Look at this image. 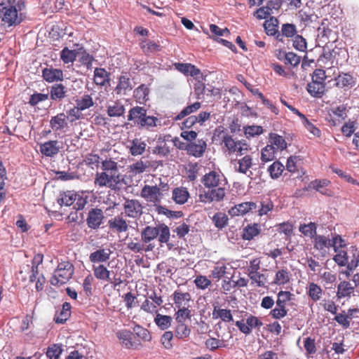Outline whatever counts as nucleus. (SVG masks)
I'll return each instance as SVG.
<instances>
[{
    "instance_id": "f257e3e1",
    "label": "nucleus",
    "mask_w": 359,
    "mask_h": 359,
    "mask_svg": "<svg viewBox=\"0 0 359 359\" xmlns=\"http://www.w3.org/2000/svg\"><path fill=\"white\" fill-rule=\"evenodd\" d=\"M170 236V229L165 224L147 226L141 231V240L144 243H149L156 238L161 243H165L168 242Z\"/></svg>"
},
{
    "instance_id": "f03ea898",
    "label": "nucleus",
    "mask_w": 359,
    "mask_h": 359,
    "mask_svg": "<svg viewBox=\"0 0 359 359\" xmlns=\"http://www.w3.org/2000/svg\"><path fill=\"white\" fill-rule=\"evenodd\" d=\"M128 121H133L135 124L142 128L151 129L158 126L159 120L153 116L147 115V109L142 107H134L129 111Z\"/></svg>"
},
{
    "instance_id": "7ed1b4c3",
    "label": "nucleus",
    "mask_w": 359,
    "mask_h": 359,
    "mask_svg": "<svg viewBox=\"0 0 359 359\" xmlns=\"http://www.w3.org/2000/svg\"><path fill=\"white\" fill-rule=\"evenodd\" d=\"M74 273V266L69 262H60L55 270L50 279L53 285H60L65 284L72 278Z\"/></svg>"
},
{
    "instance_id": "20e7f679",
    "label": "nucleus",
    "mask_w": 359,
    "mask_h": 359,
    "mask_svg": "<svg viewBox=\"0 0 359 359\" xmlns=\"http://www.w3.org/2000/svg\"><path fill=\"white\" fill-rule=\"evenodd\" d=\"M294 295L289 291H280L277 294L276 307L270 312L274 319H281L287 316L286 305L294 299Z\"/></svg>"
},
{
    "instance_id": "39448f33",
    "label": "nucleus",
    "mask_w": 359,
    "mask_h": 359,
    "mask_svg": "<svg viewBox=\"0 0 359 359\" xmlns=\"http://www.w3.org/2000/svg\"><path fill=\"white\" fill-rule=\"evenodd\" d=\"M222 142L227 148L229 154L243 156L250 150V145L245 140L235 141L231 136L226 135L223 137Z\"/></svg>"
},
{
    "instance_id": "423d86ee",
    "label": "nucleus",
    "mask_w": 359,
    "mask_h": 359,
    "mask_svg": "<svg viewBox=\"0 0 359 359\" xmlns=\"http://www.w3.org/2000/svg\"><path fill=\"white\" fill-rule=\"evenodd\" d=\"M201 182L208 189L226 187L227 184L224 175L221 172L215 170L206 173L203 177Z\"/></svg>"
},
{
    "instance_id": "0eeeda50",
    "label": "nucleus",
    "mask_w": 359,
    "mask_h": 359,
    "mask_svg": "<svg viewBox=\"0 0 359 359\" xmlns=\"http://www.w3.org/2000/svg\"><path fill=\"white\" fill-rule=\"evenodd\" d=\"M225 196V187L210 188L204 190L198 195L199 201L203 203L219 202L223 200Z\"/></svg>"
},
{
    "instance_id": "6e6552de",
    "label": "nucleus",
    "mask_w": 359,
    "mask_h": 359,
    "mask_svg": "<svg viewBox=\"0 0 359 359\" xmlns=\"http://www.w3.org/2000/svg\"><path fill=\"white\" fill-rule=\"evenodd\" d=\"M140 196L147 202L152 203L156 205L161 203L163 194L161 189L156 185H144L141 191Z\"/></svg>"
},
{
    "instance_id": "1a4fd4ad",
    "label": "nucleus",
    "mask_w": 359,
    "mask_h": 359,
    "mask_svg": "<svg viewBox=\"0 0 359 359\" xmlns=\"http://www.w3.org/2000/svg\"><path fill=\"white\" fill-rule=\"evenodd\" d=\"M95 185L99 187H107L115 189L118 184L113 175L109 176L106 172H97L94 181Z\"/></svg>"
},
{
    "instance_id": "9d476101",
    "label": "nucleus",
    "mask_w": 359,
    "mask_h": 359,
    "mask_svg": "<svg viewBox=\"0 0 359 359\" xmlns=\"http://www.w3.org/2000/svg\"><path fill=\"white\" fill-rule=\"evenodd\" d=\"M123 209L126 215L132 218H137L142 213L141 203L135 199H126L123 203Z\"/></svg>"
},
{
    "instance_id": "9b49d317",
    "label": "nucleus",
    "mask_w": 359,
    "mask_h": 359,
    "mask_svg": "<svg viewBox=\"0 0 359 359\" xmlns=\"http://www.w3.org/2000/svg\"><path fill=\"white\" fill-rule=\"evenodd\" d=\"M104 213L99 208L91 209L88 214L86 222L88 226L90 229H97L102 224L104 219Z\"/></svg>"
},
{
    "instance_id": "f8f14e48",
    "label": "nucleus",
    "mask_w": 359,
    "mask_h": 359,
    "mask_svg": "<svg viewBox=\"0 0 359 359\" xmlns=\"http://www.w3.org/2000/svg\"><path fill=\"white\" fill-rule=\"evenodd\" d=\"M313 247L320 255L324 257L331 248L330 238L323 235H317L314 238Z\"/></svg>"
},
{
    "instance_id": "ddd939ff",
    "label": "nucleus",
    "mask_w": 359,
    "mask_h": 359,
    "mask_svg": "<svg viewBox=\"0 0 359 359\" xmlns=\"http://www.w3.org/2000/svg\"><path fill=\"white\" fill-rule=\"evenodd\" d=\"M256 208L257 205L254 202L241 203L232 207L229 210V214L232 217L244 215Z\"/></svg>"
},
{
    "instance_id": "4468645a",
    "label": "nucleus",
    "mask_w": 359,
    "mask_h": 359,
    "mask_svg": "<svg viewBox=\"0 0 359 359\" xmlns=\"http://www.w3.org/2000/svg\"><path fill=\"white\" fill-rule=\"evenodd\" d=\"M61 147L57 140H49L40 145L41 153L48 157H52L57 154Z\"/></svg>"
},
{
    "instance_id": "2eb2a0df",
    "label": "nucleus",
    "mask_w": 359,
    "mask_h": 359,
    "mask_svg": "<svg viewBox=\"0 0 359 359\" xmlns=\"http://www.w3.org/2000/svg\"><path fill=\"white\" fill-rule=\"evenodd\" d=\"M111 253L109 248L98 249L90 254L89 259L93 264L106 262L110 259Z\"/></svg>"
},
{
    "instance_id": "dca6fc26",
    "label": "nucleus",
    "mask_w": 359,
    "mask_h": 359,
    "mask_svg": "<svg viewBox=\"0 0 359 359\" xmlns=\"http://www.w3.org/2000/svg\"><path fill=\"white\" fill-rule=\"evenodd\" d=\"M101 168L102 172H106V174L113 175L115 177V180L118 183L121 181V175L118 169V164L116 162L111 159L105 160L102 162Z\"/></svg>"
},
{
    "instance_id": "f3484780",
    "label": "nucleus",
    "mask_w": 359,
    "mask_h": 359,
    "mask_svg": "<svg viewBox=\"0 0 359 359\" xmlns=\"http://www.w3.org/2000/svg\"><path fill=\"white\" fill-rule=\"evenodd\" d=\"M207 144L203 140H198L196 142L189 143L187 146V151L189 155L199 158L203 156L205 151Z\"/></svg>"
},
{
    "instance_id": "a211bd4d",
    "label": "nucleus",
    "mask_w": 359,
    "mask_h": 359,
    "mask_svg": "<svg viewBox=\"0 0 359 359\" xmlns=\"http://www.w3.org/2000/svg\"><path fill=\"white\" fill-rule=\"evenodd\" d=\"M306 294L313 302L320 300L323 294L322 287L314 282H309L306 287Z\"/></svg>"
},
{
    "instance_id": "6ab92c4d",
    "label": "nucleus",
    "mask_w": 359,
    "mask_h": 359,
    "mask_svg": "<svg viewBox=\"0 0 359 359\" xmlns=\"http://www.w3.org/2000/svg\"><path fill=\"white\" fill-rule=\"evenodd\" d=\"M109 228L117 233L126 232L128 229L126 221L120 216H116L108 221Z\"/></svg>"
},
{
    "instance_id": "aec40b11",
    "label": "nucleus",
    "mask_w": 359,
    "mask_h": 359,
    "mask_svg": "<svg viewBox=\"0 0 359 359\" xmlns=\"http://www.w3.org/2000/svg\"><path fill=\"white\" fill-rule=\"evenodd\" d=\"M50 128L54 131H62L68 126L67 116L64 113H60L53 116L50 121Z\"/></svg>"
},
{
    "instance_id": "412c9836",
    "label": "nucleus",
    "mask_w": 359,
    "mask_h": 359,
    "mask_svg": "<svg viewBox=\"0 0 359 359\" xmlns=\"http://www.w3.org/2000/svg\"><path fill=\"white\" fill-rule=\"evenodd\" d=\"M2 21L8 26H12L17 22L18 11L13 6L4 7L2 11Z\"/></svg>"
},
{
    "instance_id": "4be33fe9",
    "label": "nucleus",
    "mask_w": 359,
    "mask_h": 359,
    "mask_svg": "<svg viewBox=\"0 0 359 359\" xmlns=\"http://www.w3.org/2000/svg\"><path fill=\"white\" fill-rule=\"evenodd\" d=\"M173 301L176 308L189 307L191 301V294L189 292L175 291Z\"/></svg>"
},
{
    "instance_id": "5701e85b",
    "label": "nucleus",
    "mask_w": 359,
    "mask_h": 359,
    "mask_svg": "<svg viewBox=\"0 0 359 359\" xmlns=\"http://www.w3.org/2000/svg\"><path fill=\"white\" fill-rule=\"evenodd\" d=\"M133 89V85L130 78L127 75H121L115 88L117 94L126 95Z\"/></svg>"
},
{
    "instance_id": "b1692460",
    "label": "nucleus",
    "mask_w": 359,
    "mask_h": 359,
    "mask_svg": "<svg viewBox=\"0 0 359 359\" xmlns=\"http://www.w3.org/2000/svg\"><path fill=\"white\" fill-rule=\"evenodd\" d=\"M175 69L186 76H197L201 74L199 69L190 63H175Z\"/></svg>"
},
{
    "instance_id": "393cba45",
    "label": "nucleus",
    "mask_w": 359,
    "mask_h": 359,
    "mask_svg": "<svg viewBox=\"0 0 359 359\" xmlns=\"http://www.w3.org/2000/svg\"><path fill=\"white\" fill-rule=\"evenodd\" d=\"M43 79L49 82L62 81L63 73L60 69L53 68H45L42 72Z\"/></svg>"
},
{
    "instance_id": "a878e982",
    "label": "nucleus",
    "mask_w": 359,
    "mask_h": 359,
    "mask_svg": "<svg viewBox=\"0 0 359 359\" xmlns=\"http://www.w3.org/2000/svg\"><path fill=\"white\" fill-rule=\"evenodd\" d=\"M354 292V287L351 283L348 281L344 280L339 283L337 285V297L338 299L350 297Z\"/></svg>"
},
{
    "instance_id": "bb28decb",
    "label": "nucleus",
    "mask_w": 359,
    "mask_h": 359,
    "mask_svg": "<svg viewBox=\"0 0 359 359\" xmlns=\"http://www.w3.org/2000/svg\"><path fill=\"white\" fill-rule=\"evenodd\" d=\"M359 264V248L351 245L348 248V269L355 270Z\"/></svg>"
},
{
    "instance_id": "cd10ccee",
    "label": "nucleus",
    "mask_w": 359,
    "mask_h": 359,
    "mask_svg": "<svg viewBox=\"0 0 359 359\" xmlns=\"http://www.w3.org/2000/svg\"><path fill=\"white\" fill-rule=\"evenodd\" d=\"M189 197V193L185 187H177L173 189L172 198L177 204L185 203Z\"/></svg>"
},
{
    "instance_id": "c85d7f7f",
    "label": "nucleus",
    "mask_w": 359,
    "mask_h": 359,
    "mask_svg": "<svg viewBox=\"0 0 359 359\" xmlns=\"http://www.w3.org/2000/svg\"><path fill=\"white\" fill-rule=\"evenodd\" d=\"M94 82L97 86H104L109 83L108 72L103 68H96L94 71Z\"/></svg>"
},
{
    "instance_id": "c756f323",
    "label": "nucleus",
    "mask_w": 359,
    "mask_h": 359,
    "mask_svg": "<svg viewBox=\"0 0 359 359\" xmlns=\"http://www.w3.org/2000/svg\"><path fill=\"white\" fill-rule=\"evenodd\" d=\"M232 268L229 266V264L217 263L211 271L210 276L212 278L219 280L226 274L230 273L229 271Z\"/></svg>"
},
{
    "instance_id": "7c9ffc66",
    "label": "nucleus",
    "mask_w": 359,
    "mask_h": 359,
    "mask_svg": "<svg viewBox=\"0 0 359 359\" xmlns=\"http://www.w3.org/2000/svg\"><path fill=\"white\" fill-rule=\"evenodd\" d=\"M93 271L95 277L102 281H111V272L103 264L93 266Z\"/></svg>"
},
{
    "instance_id": "2f4dec72",
    "label": "nucleus",
    "mask_w": 359,
    "mask_h": 359,
    "mask_svg": "<svg viewBox=\"0 0 359 359\" xmlns=\"http://www.w3.org/2000/svg\"><path fill=\"white\" fill-rule=\"evenodd\" d=\"M77 198V194L72 191H68L60 194L57 200L60 205L70 206L74 205Z\"/></svg>"
},
{
    "instance_id": "473e14b6",
    "label": "nucleus",
    "mask_w": 359,
    "mask_h": 359,
    "mask_svg": "<svg viewBox=\"0 0 359 359\" xmlns=\"http://www.w3.org/2000/svg\"><path fill=\"white\" fill-rule=\"evenodd\" d=\"M147 147V144L140 139L135 138L131 141L130 152L133 156H139L142 154Z\"/></svg>"
},
{
    "instance_id": "72a5a7b5",
    "label": "nucleus",
    "mask_w": 359,
    "mask_h": 359,
    "mask_svg": "<svg viewBox=\"0 0 359 359\" xmlns=\"http://www.w3.org/2000/svg\"><path fill=\"white\" fill-rule=\"evenodd\" d=\"M212 318L214 319L220 318L224 322H231L233 320V316L230 310L219 309L217 306H214Z\"/></svg>"
},
{
    "instance_id": "f704fd0d",
    "label": "nucleus",
    "mask_w": 359,
    "mask_h": 359,
    "mask_svg": "<svg viewBox=\"0 0 359 359\" xmlns=\"http://www.w3.org/2000/svg\"><path fill=\"white\" fill-rule=\"evenodd\" d=\"M269 142L270 143L269 145H272V147H276L278 150L283 151L287 148V142L285 139L278 134L271 133Z\"/></svg>"
},
{
    "instance_id": "c9c22d12",
    "label": "nucleus",
    "mask_w": 359,
    "mask_h": 359,
    "mask_svg": "<svg viewBox=\"0 0 359 359\" xmlns=\"http://www.w3.org/2000/svg\"><path fill=\"white\" fill-rule=\"evenodd\" d=\"M76 105L80 109L81 111H84L93 107L94 105V102L93 97L90 95L85 94L79 97H78L76 100Z\"/></svg>"
},
{
    "instance_id": "e433bc0d",
    "label": "nucleus",
    "mask_w": 359,
    "mask_h": 359,
    "mask_svg": "<svg viewBox=\"0 0 359 359\" xmlns=\"http://www.w3.org/2000/svg\"><path fill=\"white\" fill-rule=\"evenodd\" d=\"M336 253L333 257L334 261L338 266L348 267V249L345 250L344 248L334 251Z\"/></svg>"
},
{
    "instance_id": "4c0bfd02",
    "label": "nucleus",
    "mask_w": 359,
    "mask_h": 359,
    "mask_svg": "<svg viewBox=\"0 0 359 359\" xmlns=\"http://www.w3.org/2000/svg\"><path fill=\"white\" fill-rule=\"evenodd\" d=\"M125 113V107L120 102H114L107 107V114L110 117H118Z\"/></svg>"
},
{
    "instance_id": "58836bf2",
    "label": "nucleus",
    "mask_w": 359,
    "mask_h": 359,
    "mask_svg": "<svg viewBox=\"0 0 359 359\" xmlns=\"http://www.w3.org/2000/svg\"><path fill=\"white\" fill-rule=\"evenodd\" d=\"M172 319L170 316L156 313L154 318V323L162 330H167L171 325Z\"/></svg>"
},
{
    "instance_id": "ea45409f",
    "label": "nucleus",
    "mask_w": 359,
    "mask_h": 359,
    "mask_svg": "<svg viewBox=\"0 0 359 359\" xmlns=\"http://www.w3.org/2000/svg\"><path fill=\"white\" fill-rule=\"evenodd\" d=\"M335 81L337 86L340 88L351 87L355 84L353 77L349 74H341L335 79Z\"/></svg>"
},
{
    "instance_id": "a19ab883",
    "label": "nucleus",
    "mask_w": 359,
    "mask_h": 359,
    "mask_svg": "<svg viewBox=\"0 0 359 359\" xmlns=\"http://www.w3.org/2000/svg\"><path fill=\"white\" fill-rule=\"evenodd\" d=\"M132 335L133 333L130 330H119L116 333V336L121 341L122 345L127 348H129L133 346Z\"/></svg>"
},
{
    "instance_id": "79ce46f5",
    "label": "nucleus",
    "mask_w": 359,
    "mask_h": 359,
    "mask_svg": "<svg viewBox=\"0 0 359 359\" xmlns=\"http://www.w3.org/2000/svg\"><path fill=\"white\" fill-rule=\"evenodd\" d=\"M71 305L68 302H65L61 311L55 316V320L57 323H64L71 314Z\"/></svg>"
},
{
    "instance_id": "37998d69",
    "label": "nucleus",
    "mask_w": 359,
    "mask_h": 359,
    "mask_svg": "<svg viewBox=\"0 0 359 359\" xmlns=\"http://www.w3.org/2000/svg\"><path fill=\"white\" fill-rule=\"evenodd\" d=\"M307 90L311 95L320 97L325 91V84L311 81L307 86Z\"/></svg>"
},
{
    "instance_id": "c03bdc74",
    "label": "nucleus",
    "mask_w": 359,
    "mask_h": 359,
    "mask_svg": "<svg viewBox=\"0 0 359 359\" xmlns=\"http://www.w3.org/2000/svg\"><path fill=\"white\" fill-rule=\"evenodd\" d=\"M149 168V163L143 161H138L128 167L129 172L133 175L142 174Z\"/></svg>"
},
{
    "instance_id": "a18cd8bd",
    "label": "nucleus",
    "mask_w": 359,
    "mask_h": 359,
    "mask_svg": "<svg viewBox=\"0 0 359 359\" xmlns=\"http://www.w3.org/2000/svg\"><path fill=\"white\" fill-rule=\"evenodd\" d=\"M252 159L250 156L245 155L242 158L238 161V168L236 167V171L246 174L248 170L251 168L252 165Z\"/></svg>"
},
{
    "instance_id": "49530a36",
    "label": "nucleus",
    "mask_w": 359,
    "mask_h": 359,
    "mask_svg": "<svg viewBox=\"0 0 359 359\" xmlns=\"http://www.w3.org/2000/svg\"><path fill=\"white\" fill-rule=\"evenodd\" d=\"M290 273L286 269L278 270L272 283L277 285H283L290 281Z\"/></svg>"
},
{
    "instance_id": "de8ad7c7",
    "label": "nucleus",
    "mask_w": 359,
    "mask_h": 359,
    "mask_svg": "<svg viewBox=\"0 0 359 359\" xmlns=\"http://www.w3.org/2000/svg\"><path fill=\"white\" fill-rule=\"evenodd\" d=\"M50 98L52 100H61L66 96L65 88L62 84H54L50 89Z\"/></svg>"
},
{
    "instance_id": "09e8293b",
    "label": "nucleus",
    "mask_w": 359,
    "mask_h": 359,
    "mask_svg": "<svg viewBox=\"0 0 359 359\" xmlns=\"http://www.w3.org/2000/svg\"><path fill=\"white\" fill-rule=\"evenodd\" d=\"M299 231L306 237L315 238L316 235V225L313 222L301 224Z\"/></svg>"
},
{
    "instance_id": "8fccbe9b",
    "label": "nucleus",
    "mask_w": 359,
    "mask_h": 359,
    "mask_svg": "<svg viewBox=\"0 0 359 359\" xmlns=\"http://www.w3.org/2000/svg\"><path fill=\"white\" fill-rule=\"evenodd\" d=\"M285 166L277 161L268 168V172L272 179H278L282 175Z\"/></svg>"
},
{
    "instance_id": "3c124183",
    "label": "nucleus",
    "mask_w": 359,
    "mask_h": 359,
    "mask_svg": "<svg viewBox=\"0 0 359 359\" xmlns=\"http://www.w3.org/2000/svg\"><path fill=\"white\" fill-rule=\"evenodd\" d=\"M248 276L251 280V283L257 287H265L267 283L266 276L260 271L248 274Z\"/></svg>"
},
{
    "instance_id": "603ef678",
    "label": "nucleus",
    "mask_w": 359,
    "mask_h": 359,
    "mask_svg": "<svg viewBox=\"0 0 359 359\" xmlns=\"http://www.w3.org/2000/svg\"><path fill=\"white\" fill-rule=\"evenodd\" d=\"M259 233V226L257 224L248 225L243 230V238L244 240L250 241Z\"/></svg>"
},
{
    "instance_id": "864d4df0",
    "label": "nucleus",
    "mask_w": 359,
    "mask_h": 359,
    "mask_svg": "<svg viewBox=\"0 0 359 359\" xmlns=\"http://www.w3.org/2000/svg\"><path fill=\"white\" fill-rule=\"evenodd\" d=\"M276 148L272 145H266L262 149L261 159L263 162L272 161L275 158Z\"/></svg>"
},
{
    "instance_id": "5fc2aeb1",
    "label": "nucleus",
    "mask_w": 359,
    "mask_h": 359,
    "mask_svg": "<svg viewBox=\"0 0 359 359\" xmlns=\"http://www.w3.org/2000/svg\"><path fill=\"white\" fill-rule=\"evenodd\" d=\"M149 88L147 86L142 84L135 90V97L139 102H143L148 100Z\"/></svg>"
},
{
    "instance_id": "6e6d98bb",
    "label": "nucleus",
    "mask_w": 359,
    "mask_h": 359,
    "mask_svg": "<svg viewBox=\"0 0 359 359\" xmlns=\"http://www.w3.org/2000/svg\"><path fill=\"white\" fill-rule=\"evenodd\" d=\"M212 222L218 229H222L228 224V217L225 213L219 212L212 217Z\"/></svg>"
},
{
    "instance_id": "4d7b16f0",
    "label": "nucleus",
    "mask_w": 359,
    "mask_h": 359,
    "mask_svg": "<svg viewBox=\"0 0 359 359\" xmlns=\"http://www.w3.org/2000/svg\"><path fill=\"white\" fill-rule=\"evenodd\" d=\"M243 131L247 138L254 137L263 133V128L259 126H248L243 127Z\"/></svg>"
},
{
    "instance_id": "13d9d810",
    "label": "nucleus",
    "mask_w": 359,
    "mask_h": 359,
    "mask_svg": "<svg viewBox=\"0 0 359 359\" xmlns=\"http://www.w3.org/2000/svg\"><path fill=\"white\" fill-rule=\"evenodd\" d=\"M201 104L199 102H196L194 104L187 106L176 116L177 120L182 119V118L191 114L198 110L201 108Z\"/></svg>"
},
{
    "instance_id": "bf43d9fd",
    "label": "nucleus",
    "mask_w": 359,
    "mask_h": 359,
    "mask_svg": "<svg viewBox=\"0 0 359 359\" xmlns=\"http://www.w3.org/2000/svg\"><path fill=\"white\" fill-rule=\"evenodd\" d=\"M62 353V345L53 344L47 348L46 355L49 359H58Z\"/></svg>"
},
{
    "instance_id": "052dcab7",
    "label": "nucleus",
    "mask_w": 359,
    "mask_h": 359,
    "mask_svg": "<svg viewBox=\"0 0 359 359\" xmlns=\"http://www.w3.org/2000/svg\"><path fill=\"white\" fill-rule=\"evenodd\" d=\"M264 28L268 35L273 36L277 32L278 20L276 18H271L269 20H266L264 24Z\"/></svg>"
},
{
    "instance_id": "680f3d73",
    "label": "nucleus",
    "mask_w": 359,
    "mask_h": 359,
    "mask_svg": "<svg viewBox=\"0 0 359 359\" xmlns=\"http://www.w3.org/2000/svg\"><path fill=\"white\" fill-rule=\"evenodd\" d=\"M331 248H333L334 251L343 249L346 247V244L345 241L338 234H335L330 238Z\"/></svg>"
},
{
    "instance_id": "e2e57ef3",
    "label": "nucleus",
    "mask_w": 359,
    "mask_h": 359,
    "mask_svg": "<svg viewBox=\"0 0 359 359\" xmlns=\"http://www.w3.org/2000/svg\"><path fill=\"white\" fill-rule=\"evenodd\" d=\"M76 54L75 50H71L68 48H64L60 53V57L65 63L73 62L76 59Z\"/></svg>"
},
{
    "instance_id": "0e129e2a",
    "label": "nucleus",
    "mask_w": 359,
    "mask_h": 359,
    "mask_svg": "<svg viewBox=\"0 0 359 359\" xmlns=\"http://www.w3.org/2000/svg\"><path fill=\"white\" fill-rule=\"evenodd\" d=\"M330 181L327 180H314L311 182L310 187L319 191L323 194H326L324 188L330 184Z\"/></svg>"
},
{
    "instance_id": "69168bd1",
    "label": "nucleus",
    "mask_w": 359,
    "mask_h": 359,
    "mask_svg": "<svg viewBox=\"0 0 359 359\" xmlns=\"http://www.w3.org/2000/svg\"><path fill=\"white\" fill-rule=\"evenodd\" d=\"M178 311L176 312V320L178 323H184L186 319L191 318V311L188 307L177 308Z\"/></svg>"
},
{
    "instance_id": "338daca9",
    "label": "nucleus",
    "mask_w": 359,
    "mask_h": 359,
    "mask_svg": "<svg viewBox=\"0 0 359 359\" xmlns=\"http://www.w3.org/2000/svg\"><path fill=\"white\" fill-rule=\"evenodd\" d=\"M194 283L198 288L205 290L211 285V281L205 276H198L194 280Z\"/></svg>"
},
{
    "instance_id": "774afa93",
    "label": "nucleus",
    "mask_w": 359,
    "mask_h": 359,
    "mask_svg": "<svg viewBox=\"0 0 359 359\" xmlns=\"http://www.w3.org/2000/svg\"><path fill=\"white\" fill-rule=\"evenodd\" d=\"M285 61L286 64L296 67L299 64L301 57L294 53L289 52L285 54Z\"/></svg>"
}]
</instances>
